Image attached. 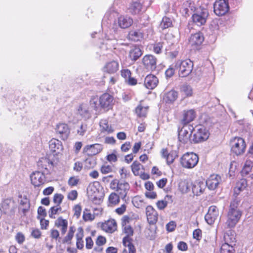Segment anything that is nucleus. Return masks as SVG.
Here are the masks:
<instances>
[{"instance_id": "obj_22", "label": "nucleus", "mask_w": 253, "mask_h": 253, "mask_svg": "<svg viewBox=\"0 0 253 253\" xmlns=\"http://www.w3.org/2000/svg\"><path fill=\"white\" fill-rule=\"evenodd\" d=\"M142 47L139 45H134L130 47L128 57L132 61H136L142 55Z\"/></svg>"}, {"instance_id": "obj_40", "label": "nucleus", "mask_w": 253, "mask_h": 253, "mask_svg": "<svg viewBox=\"0 0 253 253\" xmlns=\"http://www.w3.org/2000/svg\"><path fill=\"white\" fill-rule=\"evenodd\" d=\"M220 253H235V252L232 245L225 243L222 245L220 248Z\"/></svg>"}, {"instance_id": "obj_47", "label": "nucleus", "mask_w": 253, "mask_h": 253, "mask_svg": "<svg viewBox=\"0 0 253 253\" xmlns=\"http://www.w3.org/2000/svg\"><path fill=\"white\" fill-rule=\"evenodd\" d=\"M252 163L251 161H246L242 170V175H247L251 171Z\"/></svg>"}, {"instance_id": "obj_42", "label": "nucleus", "mask_w": 253, "mask_h": 253, "mask_svg": "<svg viewBox=\"0 0 253 253\" xmlns=\"http://www.w3.org/2000/svg\"><path fill=\"white\" fill-rule=\"evenodd\" d=\"M172 24V21L170 18L168 17H164L163 18L160 24V28L162 30H165L171 27Z\"/></svg>"}, {"instance_id": "obj_19", "label": "nucleus", "mask_w": 253, "mask_h": 253, "mask_svg": "<svg viewBox=\"0 0 253 253\" xmlns=\"http://www.w3.org/2000/svg\"><path fill=\"white\" fill-rule=\"evenodd\" d=\"M128 10L129 12L132 15L140 14L143 10V4L141 0H132Z\"/></svg>"}, {"instance_id": "obj_2", "label": "nucleus", "mask_w": 253, "mask_h": 253, "mask_svg": "<svg viewBox=\"0 0 253 253\" xmlns=\"http://www.w3.org/2000/svg\"><path fill=\"white\" fill-rule=\"evenodd\" d=\"M239 203L240 200L237 198L233 200L230 203L225 222L227 228H234L241 217L242 212L238 208Z\"/></svg>"}, {"instance_id": "obj_57", "label": "nucleus", "mask_w": 253, "mask_h": 253, "mask_svg": "<svg viewBox=\"0 0 253 253\" xmlns=\"http://www.w3.org/2000/svg\"><path fill=\"white\" fill-rule=\"evenodd\" d=\"M90 106L93 108L95 111H97L100 107L99 103H98L97 100L95 98H92L90 101Z\"/></svg>"}, {"instance_id": "obj_35", "label": "nucleus", "mask_w": 253, "mask_h": 253, "mask_svg": "<svg viewBox=\"0 0 253 253\" xmlns=\"http://www.w3.org/2000/svg\"><path fill=\"white\" fill-rule=\"evenodd\" d=\"M195 117V112L193 110L185 111L183 114V118L182 120V124L184 125H188L189 123L194 120Z\"/></svg>"}, {"instance_id": "obj_49", "label": "nucleus", "mask_w": 253, "mask_h": 253, "mask_svg": "<svg viewBox=\"0 0 253 253\" xmlns=\"http://www.w3.org/2000/svg\"><path fill=\"white\" fill-rule=\"evenodd\" d=\"M166 198H168V199L171 198V196L167 195L165 198V200L158 201L157 202L156 205H157V208L159 210H163L167 206L168 202L166 200Z\"/></svg>"}, {"instance_id": "obj_58", "label": "nucleus", "mask_w": 253, "mask_h": 253, "mask_svg": "<svg viewBox=\"0 0 253 253\" xmlns=\"http://www.w3.org/2000/svg\"><path fill=\"white\" fill-rule=\"evenodd\" d=\"M193 237L198 241H200L202 238V231L200 229H197L194 230L193 232Z\"/></svg>"}, {"instance_id": "obj_39", "label": "nucleus", "mask_w": 253, "mask_h": 253, "mask_svg": "<svg viewBox=\"0 0 253 253\" xmlns=\"http://www.w3.org/2000/svg\"><path fill=\"white\" fill-rule=\"evenodd\" d=\"M89 211V210L87 209H85L84 211L83 218L84 221H92L94 219L95 215H98V213L94 212L93 214H91Z\"/></svg>"}, {"instance_id": "obj_64", "label": "nucleus", "mask_w": 253, "mask_h": 253, "mask_svg": "<svg viewBox=\"0 0 253 253\" xmlns=\"http://www.w3.org/2000/svg\"><path fill=\"white\" fill-rule=\"evenodd\" d=\"M50 237L53 239L57 240L60 239L59 238V231L54 229H52L50 230Z\"/></svg>"}, {"instance_id": "obj_54", "label": "nucleus", "mask_w": 253, "mask_h": 253, "mask_svg": "<svg viewBox=\"0 0 253 253\" xmlns=\"http://www.w3.org/2000/svg\"><path fill=\"white\" fill-rule=\"evenodd\" d=\"M87 128V125L86 124H82L78 129H77V133L80 135H84L86 131Z\"/></svg>"}, {"instance_id": "obj_52", "label": "nucleus", "mask_w": 253, "mask_h": 253, "mask_svg": "<svg viewBox=\"0 0 253 253\" xmlns=\"http://www.w3.org/2000/svg\"><path fill=\"white\" fill-rule=\"evenodd\" d=\"M64 198V196L61 194H55L53 197V202L57 204V205L60 206V204L62 203L63 199Z\"/></svg>"}, {"instance_id": "obj_8", "label": "nucleus", "mask_w": 253, "mask_h": 253, "mask_svg": "<svg viewBox=\"0 0 253 253\" xmlns=\"http://www.w3.org/2000/svg\"><path fill=\"white\" fill-rule=\"evenodd\" d=\"M210 133L203 126H199L191 137V143H198L203 142L209 137Z\"/></svg>"}, {"instance_id": "obj_53", "label": "nucleus", "mask_w": 253, "mask_h": 253, "mask_svg": "<svg viewBox=\"0 0 253 253\" xmlns=\"http://www.w3.org/2000/svg\"><path fill=\"white\" fill-rule=\"evenodd\" d=\"M163 47V42H159L155 43L153 46V51L156 54H160L162 52Z\"/></svg>"}, {"instance_id": "obj_63", "label": "nucleus", "mask_w": 253, "mask_h": 253, "mask_svg": "<svg viewBox=\"0 0 253 253\" xmlns=\"http://www.w3.org/2000/svg\"><path fill=\"white\" fill-rule=\"evenodd\" d=\"M174 74V69L170 66L165 72V75L166 78H171Z\"/></svg>"}, {"instance_id": "obj_23", "label": "nucleus", "mask_w": 253, "mask_h": 253, "mask_svg": "<svg viewBox=\"0 0 253 253\" xmlns=\"http://www.w3.org/2000/svg\"><path fill=\"white\" fill-rule=\"evenodd\" d=\"M221 177L217 174L211 175L206 180L205 184L210 190H214L218 185Z\"/></svg>"}, {"instance_id": "obj_33", "label": "nucleus", "mask_w": 253, "mask_h": 253, "mask_svg": "<svg viewBox=\"0 0 253 253\" xmlns=\"http://www.w3.org/2000/svg\"><path fill=\"white\" fill-rule=\"evenodd\" d=\"M102 228L106 232L112 233L117 229V223L114 219L109 220L102 223Z\"/></svg>"}, {"instance_id": "obj_46", "label": "nucleus", "mask_w": 253, "mask_h": 253, "mask_svg": "<svg viewBox=\"0 0 253 253\" xmlns=\"http://www.w3.org/2000/svg\"><path fill=\"white\" fill-rule=\"evenodd\" d=\"M141 167H143V166L141 165L138 162L135 161L133 162L131 166V168L132 171L135 175H139V170Z\"/></svg>"}, {"instance_id": "obj_11", "label": "nucleus", "mask_w": 253, "mask_h": 253, "mask_svg": "<svg viewBox=\"0 0 253 253\" xmlns=\"http://www.w3.org/2000/svg\"><path fill=\"white\" fill-rule=\"evenodd\" d=\"M229 10V5L226 0H216L214 3V12L219 16L225 15Z\"/></svg>"}, {"instance_id": "obj_17", "label": "nucleus", "mask_w": 253, "mask_h": 253, "mask_svg": "<svg viewBox=\"0 0 253 253\" xmlns=\"http://www.w3.org/2000/svg\"><path fill=\"white\" fill-rule=\"evenodd\" d=\"M197 8L195 7L194 3L190 0H187L183 2L180 8V13L182 15L187 17L195 12Z\"/></svg>"}, {"instance_id": "obj_45", "label": "nucleus", "mask_w": 253, "mask_h": 253, "mask_svg": "<svg viewBox=\"0 0 253 253\" xmlns=\"http://www.w3.org/2000/svg\"><path fill=\"white\" fill-rule=\"evenodd\" d=\"M148 107L138 105L135 109V112L139 117H145L147 114Z\"/></svg>"}, {"instance_id": "obj_31", "label": "nucleus", "mask_w": 253, "mask_h": 253, "mask_svg": "<svg viewBox=\"0 0 253 253\" xmlns=\"http://www.w3.org/2000/svg\"><path fill=\"white\" fill-rule=\"evenodd\" d=\"M68 221L66 219H63L62 217H59L55 221V226L60 228L61 233L62 235H64L67 230L68 228Z\"/></svg>"}, {"instance_id": "obj_7", "label": "nucleus", "mask_w": 253, "mask_h": 253, "mask_svg": "<svg viewBox=\"0 0 253 253\" xmlns=\"http://www.w3.org/2000/svg\"><path fill=\"white\" fill-rule=\"evenodd\" d=\"M193 131H196V130L192 126L184 125L178 131L179 141L183 144L191 143Z\"/></svg>"}, {"instance_id": "obj_25", "label": "nucleus", "mask_w": 253, "mask_h": 253, "mask_svg": "<svg viewBox=\"0 0 253 253\" xmlns=\"http://www.w3.org/2000/svg\"><path fill=\"white\" fill-rule=\"evenodd\" d=\"M178 92L171 89L165 93L163 96V102L167 104H173L178 97Z\"/></svg>"}, {"instance_id": "obj_62", "label": "nucleus", "mask_w": 253, "mask_h": 253, "mask_svg": "<svg viewBox=\"0 0 253 253\" xmlns=\"http://www.w3.org/2000/svg\"><path fill=\"white\" fill-rule=\"evenodd\" d=\"M112 170V168L109 165H104L102 166L101 168V172L103 174H107Z\"/></svg>"}, {"instance_id": "obj_34", "label": "nucleus", "mask_w": 253, "mask_h": 253, "mask_svg": "<svg viewBox=\"0 0 253 253\" xmlns=\"http://www.w3.org/2000/svg\"><path fill=\"white\" fill-rule=\"evenodd\" d=\"M143 37V34L140 30H131L127 36V38L129 41L135 42L140 41Z\"/></svg>"}, {"instance_id": "obj_28", "label": "nucleus", "mask_w": 253, "mask_h": 253, "mask_svg": "<svg viewBox=\"0 0 253 253\" xmlns=\"http://www.w3.org/2000/svg\"><path fill=\"white\" fill-rule=\"evenodd\" d=\"M204 41V37L202 33L197 32L191 36L190 43L192 46H199L201 45Z\"/></svg>"}, {"instance_id": "obj_3", "label": "nucleus", "mask_w": 253, "mask_h": 253, "mask_svg": "<svg viewBox=\"0 0 253 253\" xmlns=\"http://www.w3.org/2000/svg\"><path fill=\"white\" fill-rule=\"evenodd\" d=\"M230 145L231 152L239 156L243 154L245 151L246 144L244 139L240 137H235L230 140Z\"/></svg>"}, {"instance_id": "obj_48", "label": "nucleus", "mask_w": 253, "mask_h": 253, "mask_svg": "<svg viewBox=\"0 0 253 253\" xmlns=\"http://www.w3.org/2000/svg\"><path fill=\"white\" fill-rule=\"evenodd\" d=\"M179 188L182 193H187L190 191V186L187 181H184L179 183Z\"/></svg>"}, {"instance_id": "obj_59", "label": "nucleus", "mask_w": 253, "mask_h": 253, "mask_svg": "<svg viewBox=\"0 0 253 253\" xmlns=\"http://www.w3.org/2000/svg\"><path fill=\"white\" fill-rule=\"evenodd\" d=\"M229 5L230 4L233 7L236 8L239 7L241 4L242 0H227Z\"/></svg>"}, {"instance_id": "obj_5", "label": "nucleus", "mask_w": 253, "mask_h": 253, "mask_svg": "<svg viewBox=\"0 0 253 253\" xmlns=\"http://www.w3.org/2000/svg\"><path fill=\"white\" fill-rule=\"evenodd\" d=\"M175 67L179 69V75L181 77H186L192 72L193 68V63L190 59L178 60Z\"/></svg>"}, {"instance_id": "obj_26", "label": "nucleus", "mask_w": 253, "mask_h": 253, "mask_svg": "<svg viewBox=\"0 0 253 253\" xmlns=\"http://www.w3.org/2000/svg\"><path fill=\"white\" fill-rule=\"evenodd\" d=\"M158 83V78L153 75H148L145 78L144 85L148 89H153L157 86Z\"/></svg>"}, {"instance_id": "obj_1", "label": "nucleus", "mask_w": 253, "mask_h": 253, "mask_svg": "<svg viewBox=\"0 0 253 253\" xmlns=\"http://www.w3.org/2000/svg\"><path fill=\"white\" fill-rule=\"evenodd\" d=\"M133 19L127 15H121L118 18L117 21H115L112 29L105 32L102 35V40L100 42L99 48L101 49V54L106 55V51H111L112 49L116 48L115 46L118 43V40L116 35L118 34V28L126 29L130 27L133 23Z\"/></svg>"}, {"instance_id": "obj_14", "label": "nucleus", "mask_w": 253, "mask_h": 253, "mask_svg": "<svg viewBox=\"0 0 253 253\" xmlns=\"http://www.w3.org/2000/svg\"><path fill=\"white\" fill-rule=\"evenodd\" d=\"M111 184L114 185L117 184L116 191L120 198L123 200H125L130 188L129 184L123 180H120L117 182L114 181L113 183L112 182Z\"/></svg>"}, {"instance_id": "obj_37", "label": "nucleus", "mask_w": 253, "mask_h": 253, "mask_svg": "<svg viewBox=\"0 0 253 253\" xmlns=\"http://www.w3.org/2000/svg\"><path fill=\"white\" fill-rule=\"evenodd\" d=\"M130 237L125 236L123 239V244L125 247L128 248V253H136V249Z\"/></svg>"}, {"instance_id": "obj_43", "label": "nucleus", "mask_w": 253, "mask_h": 253, "mask_svg": "<svg viewBox=\"0 0 253 253\" xmlns=\"http://www.w3.org/2000/svg\"><path fill=\"white\" fill-rule=\"evenodd\" d=\"M100 126L102 131L107 132L108 133H112L113 131V129L109 126L106 120H102L100 122Z\"/></svg>"}, {"instance_id": "obj_44", "label": "nucleus", "mask_w": 253, "mask_h": 253, "mask_svg": "<svg viewBox=\"0 0 253 253\" xmlns=\"http://www.w3.org/2000/svg\"><path fill=\"white\" fill-rule=\"evenodd\" d=\"M62 209L60 206L56 205L55 206L52 207L48 211L49 216L51 218H55L54 215L59 213L61 211Z\"/></svg>"}, {"instance_id": "obj_36", "label": "nucleus", "mask_w": 253, "mask_h": 253, "mask_svg": "<svg viewBox=\"0 0 253 253\" xmlns=\"http://www.w3.org/2000/svg\"><path fill=\"white\" fill-rule=\"evenodd\" d=\"M84 236L83 229L82 227L78 228L77 233L76 234V238L77 240L76 246L79 250H82L84 246V241L83 240Z\"/></svg>"}, {"instance_id": "obj_30", "label": "nucleus", "mask_w": 253, "mask_h": 253, "mask_svg": "<svg viewBox=\"0 0 253 253\" xmlns=\"http://www.w3.org/2000/svg\"><path fill=\"white\" fill-rule=\"evenodd\" d=\"M248 186L247 181L243 178L238 181L234 189V196L236 198L238 195Z\"/></svg>"}, {"instance_id": "obj_16", "label": "nucleus", "mask_w": 253, "mask_h": 253, "mask_svg": "<svg viewBox=\"0 0 253 253\" xmlns=\"http://www.w3.org/2000/svg\"><path fill=\"white\" fill-rule=\"evenodd\" d=\"M143 64L148 71H153L157 67V58L152 55H145L142 59Z\"/></svg>"}, {"instance_id": "obj_10", "label": "nucleus", "mask_w": 253, "mask_h": 253, "mask_svg": "<svg viewBox=\"0 0 253 253\" xmlns=\"http://www.w3.org/2000/svg\"><path fill=\"white\" fill-rule=\"evenodd\" d=\"M53 167V162L46 157L41 158L37 162L38 169L46 174L50 173Z\"/></svg>"}, {"instance_id": "obj_61", "label": "nucleus", "mask_w": 253, "mask_h": 253, "mask_svg": "<svg viewBox=\"0 0 253 253\" xmlns=\"http://www.w3.org/2000/svg\"><path fill=\"white\" fill-rule=\"evenodd\" d=\"M15 239L19 244H21L25 241V236L21 232H18L15 236Z\"/></svg>"}, {"instance_id": "obj_55", "label": "nucleus", "mask_w": 253, "mask_h": 253, "mask_svg": "<svg viewBox=\"0 0 253 253\" xmlns=\"http://www.w3.org/2000/svg\"><path fill=\"white\" fill-rule=\"evenodd\" d=\"M31 236L35 239H40L42 236V232L37 228H32Z\"/></svg>"}, {"instance_id": "obj_51", "label": "nucleus", "mask_w": 253, "mask_h": 253, "mask_svg": "<svg viewBox=\"0 0 253 253\" xmlns=\"http://www.w3.org/2000/svg\"><path fill=\"white\" fill-rule=\"evenodd\" d=\"M181 90L187 96H191L192 94V89L190 85H183L181 87Z\"/></svg>"}, {"instance_id": "obj_27", "label": "nucleus", "mask_w": 253, "mask_h": 253, "mask_svg": "<svg viewBox=\"0 0 253 253\" xmlns=\"http://www.w3.org/2000/svg\"><path fill=\"white\" fill-rule=\"evenodd\" d=\"M49 148L51 152L57 155L62 150L63 146L60 141L53 138L49 142Z\"/></svg>"}, {"instance_id": "obj_29", "label": "nucleus", "mask_w": 253, "mask_h": 253, "mask_svg": "<svg viewBox=\"0 0 253 253\" xmlns=\"http://www.w3.org/2000/svg\"><path fill=\"white\" fill-rule=\"evenodd\" d=\"M206 188L205 182L201 180H197L192 184V190L194 195L197 196L202 194Z\"/></svg>"}, {"instance_id": "obj_15", "label": "nucleus", "mask_w": 253, "mask_h": 253, "mask_svg": "<svg viewBox=\"0 0 253 253\" xmlns=\"http://www.w3.org/2000/svg\"><path fill=\"white\" fill-rule=\"evenodd\" d=\"M56 135L63 140H66L70 134V129L68 125L65 123H60L55 128Z\"/></svg>"}, {"instance_id": "obj_21", "label": "nucleus", "mask_w": 253, "mask_h": 253, "mask_svg": "<svg viewBox=\"0 0 253 253\" xmlns=\"http://www.w3.org/2000/svg\"><path fill=\"white\" fill-rule=\"evenodd\" d=\"M146 214L148 222L150 224H154L158 221L157 211L151 206H148L146 208Z\"/></svg>"}, {"instance_id": "obj_20", "label": "nucleus", "mask_w": 253, "mask_h": 253, "mask_svg": "<svg viewBox=\"0 0 253 253\" xmlns=\"http://www.w3.org/2000/svg\"><path fill=\"white\" fill-rule=\"evenodd\" d=\"M103 149L100 144H94L86 145L83 149V153H86L88 155H95L100 153Z\"/></svg>"}, {"instance_id": "obj_41", "label": "nucleus", "mask_w": 253, "mask_h": 253, "mask_svg": "<svg viewBox=\"0 0 253 253\" xmlns=\"http://www.w3.org/2000/svg\"><path fill=\"white\" fill-rule=\"evenodd\" d=\"M20 204L21 206H23L22 210L23 214L26 215V213L29 210L30 208L29 200L26 197L24 198L21 200Z\"/></svg>"}, {"instance_id": "obj_32", "label": "nucleus", "mask_w": 253, "mask_h": 253, "mask_svg": "<svg viewBox=\"0 0 253 253\" xmlns=\"http://www.w3.org/2000/svg\"><path fill=\"white\" fill-rule=\"evenodd\" d=\"M78 113L84 119H88L91 117V113L88 110L87 104L82 103L78 107Z\"/></svg>"}, {"instance_id": "obj_6", "label": "nucleus", "mask_w": 253, "mask_h": 253, "mask_svg": "<svg viewBox=\"0 0 253 253\" xmlns=\"http://www.w3.org/2000/svg\"><path fill=\"white\" fill-rule=\"evenodd\" d=\"M199 162V157L197 154L192 153L184 154L180 159V163L183 168L192 169L194 168Z\"/></svg>"}, {"instance_id": "obj_60", "label": "nucleus", "mask_w": 253, "mask_h": 253, "mask_svg": "<svg viewBox=\"0 0 253 253\" xmlns=\"http://www.w3.org/2000/svg\"><path fill=\"white\" fill-rule=\"evenodd\" d=\"M73 210L74 211V216L77 218H79L81 215L82 211V207L80 205H76L75 206Z\"/></svg>"}, {"instance_id": "obj_50", "label": "nucleus", "mask_w": 253, "mask_h": 253, "mask_svg": "<svg viewBox=\"0 0 253 253\" xmlns=\"http://www.w3.org/2000/svg\"><path fill=\"white\" fill-rule=\"evenodd\" d=\"M120 197L115 193H111L109 197V201L112 204H117L120 201Z\"/></svg>"}, {"instance_id": "obj_56", "label": "nucleus", "mask_w": 253, "mask_h": 253, "mask_svg": "<svg viewBox=\"0 0 253 253\" xmlns=\"http://www.w3.org/2000/svg\"><path fill=\"white\" fill-rule=\"evenodd\" d=\"M176 226V222L174 221H171L167 224L166 229L169 232H172L175 230Z\"/></svg>"}, {"instance_id": "obj_13", "label": "nucleus", "mask_w": 253, "mask_h": 253, "mask_svg": "<svg viewBox=\"0 0 253 253\" xmlns=\"http://www.w3.org/2000/svg\"><path fill=\"white\" fill-rule=\"evenodd\" d=\"M45 173L38 170L33 172L30 175L32 184L35 187H39L46 182Z\"/></svg>"}, {"instance_id": "obj_24", "label": "nucleus", "mask_w": 253, "mask_h": 253, "mask_svg": "<svg viewBox=\"0 0 253 253\" xmlns=\"http://www.w3.org/2000/svg\"><path fill=\"white\" fill-rule=\"evenodd\" d=\"M119 69V63L115 60L107 62L103 67V71L110 74L116 73Z\"/></svg>"}, {"instance_id": "obj_18", "label": "nucleus", "mask_w": 253, "mask_h": 253, "mask_svg": "<svg viewBox=\"0 0 253 253\" xmlns=\"http://www.w3.org/2000/svg\"><path fill=\"white\" fill-rule=\"evenodd\" d=\"M218 215V210L215 206L209 207L208 213L205 216L206 222L210 225L212 224Z\"/></svg>"}, {"instance_id": "obj_4", "label": "nucleus", "mask_w": 253, "mask_h": 253, "mask_svg": "<svg viewBox=\"0 0 253 253\" xmlns=\"http://www.w3.org/2000/svg\"><path fill=\"white\" fill-rule=\"evenodd\" d=\"M208 16L209 11L208 9L200 6L197 8L195 12L192 16V19L194 23L198 26H201L205 24Z\"/></svg>"}, {"instance_id": "obj_38", "label": "nucleus", "mask_w": 253, "mask_h": 253, "mask_svg": "<svg viewBox=\"0 0 253 253\" xmlns=\"http://www.w3.org/2000/svg\"><path fill=\"white\" fill-rule=\"evenodd\" d=\"M76 231V228L75 226H72L69 227V229L67 235L62 240V243L71 245L72 240L74 236L75 232Z\"/></svg>"}, {"instance_id": "obj_9", "label": "nucleus", "mask_w": 253, "mask_h": 253, "mask_svg": "<svg viewBox=\"0 0 253 253\" xmlns=\"http://www.w3.org/2000/svg\"><path fill=\"white\" fill-rule=\"evenodd\" d=\"M16 204L12 198L4 199L1 205V212L11 216L14 214L15 210L16 208Z\"/></svg>"}, {"instance_id": "obj_12", "label": "nucleus", "mask_w": 253, "mask_h": 253, "mask_svg": "<svg viewBox=\"0 0 253 253\" xmlns=\"http://www.w3.org/2000/svg\"><path fill=\"white\" fill-rule=\"evenodd\" d=\"M114 97L109 93H105L100 96L99 99L100 108L105 111L111 109L114 103Z\"/></svg>"}]
</instances>
